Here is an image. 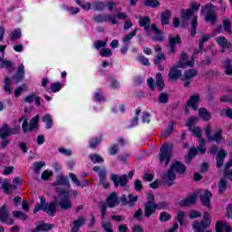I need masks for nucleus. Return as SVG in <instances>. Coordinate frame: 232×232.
Masks as SVG:
<instances>
[{
	"label": "nucleus",
	"mask_w": 232,
	"mask_h": 232,
	"mask_svg": "<svg viewBox=\"0 0 232 232\" xmlns=\"http://www.w3.org/2000/svg\"><path fill=\"white\" fill-rule=\"evenodd\" d=\"M70 192L68 194L58 193V197L54 198V203H46L44 198L40 197V203H38L34 209V213L38 211H44L48 215L53 216L57 208L55 206H59L61 209L68 210L72 209V199H70Z\"/></svg>",
	"instance_id": "nucleus-1"
},
{
	"label": "nucleus",
	"mask_w": 232,
	"mask_h": 232,
	"mask_svg": "<svg viewBox=\"0 0 232 232\" xmlns=\"http://www.w3.org/2000/svg\"><path fill=\"white\" fill-rule=\"evenodd\" d=\"M195 64V60L191 58L188 61V54L186 53H182L180 55V59L177 63V66H174L170 69L169 72V81H177L182 75V71L178 68H186V66H193Z\"/></svg>",
	"instance_id": "nucleus-2"
},
{
	"label": "nucleus",
	"mask_w": 232,
	"mask_h": 232,
	"mask_svg": "<svg viewBox=\"0 0 232 232\" xmlns=\"http://www.w3.org/2000/svg\"><path fill=\"white\" fill-rule=\"evenodd\" d=\"M188 130L192 132V135H194V137H198L199 146L198 149H191L189 150L188 157L186 158L187 162H189L188 159H193L196 153H206L208 150L206 148V140L202 138V130L200 129V127H188Z\"/></svg>",
	"instance_id": "nucleus-3"
},
{
	"label": "nucleus",
	"mask_w": 232,
	"mask_h": 232,
	"mask_svg": "<svg viewBox=\"0 0 232 232\" xmlns=\"http://www.w3.org/2000/svg\"><path fill=\"white\" fill-rule=\"evenodd\" d=\"M150 24L151 21L149 17L140 18V26L146 30L148 35H152L154 41H164V36L162 35V33L159 30V28H157V25L152 24L151 27H150Z\"/></svg>",
	"instance_id": "nucleus-4"
},
{
	"label": "nucleus",
	"mask_w": 232,
	"mask_h": 232,
	"mask_svg": "<svg viewBox=\"0 0 232 232\" xmlns=\"http://www.w3.org/2000/svg\"><path fill=\"white\" fill-rule=\"evenodd\" d=\"M24 77V65L21 63L17 68L16 76L13 77L12 79L6 77L4 80V90L5 93L11 95L12 92H14V88H12V84H19L23 78Z\"/></svg>",
	"instance_id": "nucleus-5"
},
{
	"label": "nucleus",
	"mask_w": 232,
	"mask_h": 232,
	"mask_svg": "<svg viewBox=\"0 0 232 232\" xmlns=\"http://www.w3.org/2000/svg\"><path fill=\"white\" fill-rule=\"evenodd\" d=\"M175 171H177V173H184V171H186V167L179 161L173 163L170 166V169L163 176L165 182H171L176 179Z\"/></svg>",
	"instance_id": "nucleus-6"
},
{
	"label": "nucleus",
	"mask_w": 232,
	"mask_h": 232,
	"mask_svg": "<svg viewBox=\"0 0 232 232\" xmlns=\"http://www.w3.org/2000/svg\"><path fill=\"white\" fill-rule=\"evenodd\" d=\"M202 12H205V21L207 23H210V24H217L218 17H217V6L212 4H208L207 5L202 7Z\"/></svg>",
	"instance_id": "nucleus-7"
},
{
	"label": "nucleus",
	"mask_w": 232,
	"mask_h": 232,
	"mask_svg": "<svg viewBox=\"0 0 232 232\" xmlns=\"http://www.w3.org/2000/svg\"><path fill=\"white\" fill-rule=\"evenodd\" d=\"M209 218H211V215H209L208 212H205L201 222H198V220L194 221L192 227L195 232H204L206 228L209 227V226H211V220Z\"/></svg>",
	"instance_id": "nucleus-8"
},
{
	"label": "nucleus",
	"mask_w": 232,
	"mask_h": 232,
	"mask_svg": "<svg viewBox=\"0 0 232 232\" xmlns=\"http://www.w3.org/2000/svg\"><path fill=\"white\" fill-rule=\"evenodd\" d=\"M168 208V203L166 202H160L158 204H155V202H147L145 205V217H147V218H150V217H151L153 215V213H155V211H157V209H166Z\"/></svg>",
	"instance_id": "nucleus-9"
},
{
	"label": "nucleus",
	"mask_w": 232,
	"mask_h": 232,
	"mask_svg": "<svg viewBox=\"0 0 232 232\" xmlns=\"http://www.w3.org/2000/svg\"><path fill=\"white\" fill-rule=\"evenodd\" d=\"M198 8H200V4L197 2H193L191 7L188 10L181 9L179 14L182 21L188 22L198 12Z\"/></svg>",
	"instance_id": "nucleus-10"
},
{
	"label": "nucleus",
	"mask_w": 232,
	"mask_h": 232,
	"mask_svg": "<svg viewBox=\"0 0 232 232\" xmlns=\"http://www.w3.org/2000/svg\"><path fill=\"white\" fill-rule=\"evenodd\" d=\"M159 159L161 166H168L171 159V147L163 145L160 150Z\"/></svg>",
	"instance_id": "nucleus-11"
},
{
	"label": "nucleus",
	"mask_w": 232,
	"mask_h": 232,
	"mask_svg": "<svg viewBox=\"0 0 232 232\" xmlns=\"http://www.w3.org/2000/svg\"><path fill=\"white\" fill-rule=\"evenodd\" d=\"M57 193H62V195H68V189L64 187L70 188V181L64 176H59L57 178L56 183L54 184Z\"/></svg>",
	"instance_id": "nucleus-12"
},
{
	"label": "nucleus",
	"mask_w": 232,
	"mask_h": 232,
	"mask_svg": "<svg viewBox=\"0 0 232 232\" xmlns=\"http://www.w3.org/2000/svg\"><path fill=\"white\" fill-rule=\"evenodd\" d=\"M20 130L21 127L10 129V127H8V124L5 123L0 128V139H6V137H10V135H17Z\"/></svg>",
	"instance_id": "nucleus-13"
},
{
	"label": "nucleus",
	"mask_w": 232,
	"mask_h": 232,
	"mask_svg": "<svg viewBox=\"0 0 232 232\" xmlns=\"http://www.w3.org/2000/svg\"><path fill=\"white\" fill-rule=\"evenodd\" d=\"M0 221L8 226L14 224V219L10 218V213H8V208L6 205H4L0 208Z\"/></svg>",
	"instance_id": "nucleus-14"
},
{
	"label": "nucleus",
	"mask_w": 232,
	"mask_h": 232,
	"mask_svg": "<svg viewBox=\"0 0 232 232\" xmlns=\"http://www.w3.org/2000/svg\"><path fill=\"white\" fill-rule=\"evenodd\" d=\"M200 101V96L193 95L188 102V104L185 108V112L189 113V108H192L195 111L198 110V102Z\"/></svg>",
	"instance_id": "nucleus-15"
},
{
	"label": "nucleus",
	"mask_w": 232,
	"mask_h": 232,
	"mask_svg": "<svg viewBox=\"0 0 232 232\" xmlns=\"http://www.w3.org/2000/svg\"><path fill=\"white\" fill-rule=\"evenodd\" d=\"M111 179L112 182H114V186L117 188V186L124 187L125 184H128V176H119L116 174H112L111 176Z\"/></svg>",
	"instance_id": "nucleus-16"
},
{
	"label": "nucleus",
	"mask_w": 232,
	"mask_h": 232,
	"mask_svg": "<svg viewBox=\"0 0 232 232\" xmlns=\"http://www.w3.org/2000/svg\"><path fill=\"white\" fill-rule=\"evenodd\" d=\"M93 171H96L97 173H99V177H100V182L101 184H102L103 188H105V189H107V188H110V184L106 181H104V177H106V169L105 168H99V167H94Z\"/></svg>",
	"instance_id": "nucleus-17"
},
{
	"label": "nucleus",
	"mask_w": 232,
	"mask_h": 232,
	"mask_svg": "<svg viewBox=\"0 0 232 232\" xmlns=\"http://www.w3.org/2000/svg\"><path fill=\"white\" fill-rule=\"evenodd\" d=\"M121 204L124 206L127 204V206H130V208L135 206V202H137V200H139V196H133L131 194H130L128 196V200H126V196H122L121 198Z\"/></svg>",
	"instance_id": "nucleus-18"
},
{
	"label": "nucleus",
	"mask_w": 232,
	"mask_h": 232,
	"mask_svg": "<svg viewBox=\"0 0 232 232\" xmlns=\"http://www.w3.org/2000/svg\"><path fill=\"white\" fill-rule=\"evenodd\" d=\"M227 157V152L224 150H219L216 157V163L218 168H222L224 166V160Z\"/></svg>",
	"instance_id": "nucleus-19"
},
{
	"label": "nucleus",
	"mask_w": 232,
	"mask_h": 232,
	"mask_svg": "<svg viewBox=\"0 0 232 232\" xmlns=\"http://www.w3.org/2000/svg\"><path fill=\"white\" fill-rule=\"evenodd\" d=\"M197 202V193H194L179 201V206H193Z\"/></svg>",
	"instance_id": "nucleus-20"
},
{
	"label": "nucleus",
	"mask_w": 232,
	"mask_h": 232,
	"mask_svg": "<svg viewBox=\"0 0 232 232\" xmlns=\"http://www.w3.org/2000/svg\"><path fill=\"white\" fill-rule=\"evenodd\" d=\"M217 232H232L231 227L226 223V221H218L216 223Z\"/></svg>",
	"instance_id": "nucleus-21"
},
{
	"label": "nucleus",
	"mask_w": 232,
	"mask_h": 232,
	"mask_svg": "<svg viewBox=\"0 0 232 232\" xmlns=\"http://www.w3.org/2000/svg\"><path fill=\"white\" fill-rule=\"evenodd\" d=\"M216 43L220 46L221 52H224L227 48H229L231 46V44L227 42V39H226V37L224 36L217 37Z\"/></svg>",
	"instance_id": "nucleus-22"
},
{
	"label": "nucleus",
	"mask_w": 232,
	"mask_h": 232,
	"mask_svg": "<svg viewBox=\"0 0 232 232\" xmlns=\"http://www.w3.org/2000/svg\"><path fill=\"white\" fill-rule=\"evenodd\" d=\"M211 197H213V194H211V192H209V190H205L201 193L200 198H201V202H202L203 206L209 208Z\"/></svg>",
	"instance_id": "nucleus-23"
},
{
	"label": "nucleus",
	"mask_w": 232,
	"mask_h": 232,
	"mask_svg": "<svg viewBox=\"0 0 232 232\" xmlns=\"http://www.w3.org/2000/svg\"><path fill=\"white\" fill-rule=\"evenodd\" d=\"M180 44V36L179 35H170L169 36V48H170V52L173 53H175V46H177V44Z\"/></svg>",
	"instance_id": "nucleus-24"
},
{
	"label": "nucleus",
	"mask_w": 232,
	"mask_h": 232,
	"mask_svg": "<svg viewBox=\"0 0 232 232\" xmlns=\"http://www.w3.org/2000/svg\"><path fill=\"white\" fill-rule=\"evenodd\" d=\"M223 133L224 131L221 129H218L208 140H214L217 144H220V142L224 140V137L222 136Z\"/></svg>",
	"instance_id": "nucleus-25"
},
{
	"label": "nucleus",
	"mask_w": 232,
	"mask_h": 232,
	"mask_svg": "<svg viewBox=\"0 0 232 232\" xmlns=\"http://www.w3.org/2000/svg\"><path fill=\"white\" fill-rule=\"evenodd\" d=\"M117 204H119V198H117V194L116 193L111 194L107 198V206L109 208H115Z\"/></svg>",
	"instance_id": "nucleus-26"
},
{
	"label": "nucleus",
	"mask_w": 232,
	"mask_h": 232,
	"mask_svg": "<svg viewBox=\"0 0 232 232\" xmlns=\"http://www.w3.org/2000/svg\"><path fill=\"white\" fill-rule=\"evenodd\" d=\"M176 220L179 222V226H186L188 224V221L186 220V212L179 211L176 216Z\"/></svg>",
	"instance_id": "nucleus-27"
},
{
	"label": "nucleus",
	"mask_w": 232,
	"mask_h": 232,
	"mask_svg": "<svg viewBox=\"0 0 232 232\" xmlns=\"http://www.w3.org/2000/svg\"><path fill=\"white\" fill-rule=\"evenodd\" d=\"M14 66V63L9 60H5L3 57L0 56V67L5 68L9 72H12V67Z\"/></svg>",
	"instance_id": "nucleus-28"
},
{
	"label": "nucleus",
	"mask_w": 232,
	"mask_h": 232,
	"mask_svg": "<svg viewBox=\"0 0 232 232\" xmlns=\"http://www.w3.org/2000/svg\"><path fill=\"white\" fill-rule=\"evenodd\" d=\"M198 116L200 119H202V121H209V119H211V113H209V111H208V110L205 108L199 109Z\"/></svg>",
	"instance_id": "nucleus-29"
},
{
	"label": "nucleus",
	"mask_w": 232,
	"mask_h": 232,
	"mask_svg": "<svg viewBox=\"0 0 232 232\" xmlns=\"http://www.w3.org/2000/svg\"><path fill=\"white\" fill-rule=\"evenodd\" d=\"M2 188L5 193H12V191L15 189V186L10 185V181L8 179H5L2 185Z\"/></svg>",
	"instance_id": "nucleus-30"
},
{
	"label": "nucleus",
	"mask_w": 232,
	"mask_h": 232,
	"mask_svg": "<svg viewBox=\"0 0 232 232\" xmlns=\"http://www.w3.org/2000/svg\"><path fill=\"white\" fill-rule=\"evenodd\" d=\"M137 32H139V28H135L132 33L126 34L122 38V43H124V44H130V41H131L133 39V37H135L137 35Z\"/></svg>",
	"instance_id": "nucleus-31"
},
{
	"label": "nucleus",
	"mask_w": 232,
	"mask_h": 232,
	"mask_svg": "<svg viewBox=\"0 0 232 232\" xmlns=\"http://www.w3.org/2000/svg\"><path fill=\"white\" fill-rule=\"evenodd\" d=\"M156 85L159 92H162L164 88V80H162V74L160 72L156 74Z\"/></svg>",
	"instance_id": "nucleus-32"
},
{
	"label": "nucleus",
	"mask_w": 232,
	"mask_h": 232,
	"mask_svg": "<svg viewBox=\"0 0 232 232\" xmlns=\"http://www.w3.org/2000/svg\"><path fill=\"white\" fill-rule=\"evenodd\" d=\"M198 73V72H197V70L190 69L184 73L183 81H188V79H193V77H197Z\"/></svg>",
	"instance_id": "nucleus-33"
},
{
	"label": "nucleus",
	"mask_w": 232,
	"mask_h": 232,
	"mask_svg": "<svg viewBox=\"0 0 232 232\" xmlns=\"http://www.w3.org/2000/svg\"><path fill=\"white\" fill-rule=\"evenodd\" d=\"M44 122H45V128L46 130L52 129V126H53V120L52 119V116L50 114H45L43 117Z\"/></svg>",
	"instance_id": "nucleus-34"
},
{
	"label": "nucleus",
	"mask_w": 232,
	"mask_h": 232,
	"mask_svg": "<svg viewBox=\"0 0 232 232\" xmlns=\"http://www.w3.org/2000/svg\"><path fill=\"white\" fill-rule=\"evenodd\" d=\"M53 227L52 224L42 223L36 227V231L48 232Z\"/></svg>",
	"instance_id": "nucleus-35"
},
{
	"label": "nucleus",
	"mask_w": 232,
	"mask_h": 232,
	"mask_svg": "<svg viewBox=\"0 0 232 232\" xmlns=\"http://www.w3.org/2000/svg\"><path fill=\"white\" fill-rule=\"evenodd\" d=\"M35 102L36 106H41V100H39V97H37L35 94H30L25 98V102Z\"/></svg>",
	"instance_id": "nucleus-36"
},
{
	"label": "nucleus",
	"mask_w": 232,
	"mask_h": 232,
	"mask_svg": "<svg viewBox=\"0 0 232 232\" xmlns=\"http://www.w3.org/2000/svg\"><path fill=\"white\" fill-rule=\"evenodd\" d=\"M171 17V13L167 10L161 14V24H169V19Z\"/></svg>",
	"instance_id": "nucleus-37"
},
{
	"label": "nucleus",
	"mask_w": 232,
	"mask_h": 232,
	"mask_svg": "<svg viewBox=\"0 0 232 232\" xmlns=\"http://www.w3.org/2000/svg\"><path fill=\"white\" fill-rule=\"evenodd\" d=\"M13 217L14 218H19V220H28V215L23 213L20 210L13 211Z\"/></svg>",
	"instance_id": "nucleus-38"
},
{
	"label": "nucleus",
	"mask_w": 232,
	"mask_h": 232,
	"mask_svg": "<svg viewBox=\"0 0 232 232\" xmlns=\"http://www.w3.org/2000/svg\"><path fill=\"white\" fill-rule=\"evenodd\" d=\"M75 2L77 5H79V6L82 8V10L88 11L92 9V4L90 2H84L81 0H75Z\"/></svg>",
	"instance_id": "nucleus-39"
},
{
	"label": "nucleus",
	"mask_w": 232,
	"mask_h": 232,
	"mask_svg": "<svg viewBox=\"0 0 232 232\" xmlns=\"http://www.w3.org/2000/svg\"><path fill=\"white\" fill-rule=\"evenodd\" d=\"M102 227L105 232H113V225L110 221H102Z\"/></svg>",
	"instance_id": "nucleus-40"
},
{
	"label": "nucleus",
	"mask_w": 232,
	"mask_h": 232,
	"mask_svg": "<svg viewBox=\"0 0 232 232\" xmlns=\"http://www.w3.org/2000/svg\"><path fill=\"white\" fill-rule=\"evenodd\" d=\"M226 188H227V180L226 178H222L218 184V191L220 193H224L226 191Z\"/></svg>",
	"instance_id": "nucleus-41"
},
{
	"label": "nucleus",
	"mask_w": 232,
	"mask_h": 232,
	"mask_svg": "<svg viewBox=\"0 0 232 232\" xmlns=\"http://www.w3.org/2000/svg\"><path fill=\"white\" fill-rule=\"evenodd\" d=\"M105 22L111 23V24H119V22H117V15L115 14H106Z\"/></svg>",
	"instance_id": "nucleus-42"
},
{
	"label": "nucleus",
	"mask_w": 232,
	"mask_h": 232,
	"mask_svg": "<svg viewBox=\"0 0 232 232\" xmlns=\"http://www.w3.org/2000/svg\"><path fill=\"white\" fill-rule=\"evenodd\" d=\"M105 6L106 5L104 4V2L96 1L92 5V10H96V11L104 10Z\"/></svg>",
	"instance_id": "nucleus-43"
},
{
	"label": "nucleus",
	"mask_w": 232,
	"mask_h": 232,
	"mask_svg": "<svg viewBox=\"0 0 232 232\" xmlns=\"http://www.w3.org/2000/svg\"><path fill=\"white\" fill-rule=\"evenodd\" d=\"M90 159L93 164H101V162H104V159L97 154H92Z\"/></svg>",
	"instance_id": "nucleus-44"
},
{
	"label": "nucleus",
	"mask_w": 232,
	"mask_h": 232,
	"mask_svg": "<svg viewBox=\"0 0 232 232\" xmlns=\"http://www.w3.org/2000/svg\"><path fill=\"white\" fill-rule=\"evenodd\" d=\"M11 41H17V39H21V29H15L10 34Z\"/></svg>",
	"instance_id": "nucleus-45"
},
{
	"label": "nucleus",
	"mask_w": 232,
	"mask_h": 232,
	"mask_svg": "<svg viewBox=\"0 0 232 232\" xmlns=\"http://www.w3.org/2000/svg\"><path fill=\"white\" fill-rule=\"evenodd\" d=\"M38 122H39V116L37 115L35 117H34L30 121V126H29L30 131H34V130H35V128H37Z\"/></svg>",
	"instance_id": "nucleus-46"
},
{
	"label": "nucleus",
	"mask_w": 232,
	"mask_h": 232,
	"mask_svg": "<svg viewBox=\"0 0 232 232\" xmlns=\"http://www.w3.org/2000/svg\"><path fill=\"white\" fill-rule=\"evenodd\" d=\"M223 28L225 32H227V34H231V20L229 19L223 20Z\"/></svg>",
	"instance_id": "nucleus-47"
},
{
	"label": "nucleus",
	"mask_w": 232,
	"mask_h": 232,
	"mask_svg": "<svg viewBox=\"0 0 232 232\" xmlns=\"http://www.w3.org/2000/svg\"><path fill=\"white\" fill-rule=\"evenodd\" d=\"M160 3H159V0H145V6L157 8V6H160Z\"/></svg>",
	"instance_id": "nucleus-48"
},
{
	"label": "nucleus",
	"mask_w": 232,
	"mask_h": 232,
	"mask_svg": "<svg viewBox=\"0 0 232 232\" xmlns=\"http://www.w3.org/2000/svg\"><path fill=\"white\" fill-rule=\"evenodd\" d=\"M25 90H28V85L23 84L22 86L18 87L14 90V97H19L23 92H25Z\"/></svg>",
	"instance_id": "nucleus-49"
},
{
	"label": "nucleus",
	"mask_w": 232,
	"mask_h": 232,
	"mask_svg": "<svg viewBox=\"0 0 232 232\" xmlns=\"http://www.w3.org/2000/svg\"><path fill=\"white\" fill-rule=\"evenodd\" d=\"M223 66H224V69H225V73H227V75H231V73H232L231 62L226 61L223 63Z\"/></svg>",
	"instance_id": "nucleus-50"
},
{
	"label": "nucleus",
	"mask_w": 232,
	"mask_h": 232,
	"mask_svg": "<svg viewBox=\"0 0 232 232\" xmlns=\"http://www.w3.org/2000/svg\"><path fill=\"white\" fill-rule=\"evenodd\" d=\"M171 220V215H169L168 212H161L160 215V222H168Z\"/></svg>",
	"instance_id": "nucleus-51"
},
{
	"label": "nucleus",
	"mask_w": 232,
	"mask_h": 232,
	"mask_svg": "<svg viewBox=\"0 0 232 232\" xmlns=\"http://www.w3.org/2000/svg\"><path fill=\"white\" fill-rule=\"evenodd\" d=\"M220 115L222 117H227L228 119H232V110L229 108L222 109L220 111Z\"/></svg>",
	"instance_id": "nucleus-52"
},
{
	"label": "nucleus",
	"mask_w": 232,
	"mask_h": 232,
	"mask_svg": "<svg viewBox=\"0 0 232 232\" xmlns=\"http://www.w3.org/2000/svg\"><path fill=\"white\" fill-rule=\"evenodd\" d=\"M23 121H24V122H23ZM21 122H23L22 130H23L24 133L28 132V130H30V128L28 127V121H26V119L25 118L19 119V124H21Z\"/></svg>",
	"instance_id": "nucleus-53"
},
{
	"label": "nucleus",
	"mask_w": 232,
	"mask_h": 232,
	"mask_svg": "<svg viewBox=\"0 0 232 232\" xmlns=\"http://www.w3.org/2000/svg\"><path fill=\"white\" fill-rule=\"evenodd\" d=\"M197 122H198V117L191 116L188 119L187 126L192 128L193 124H197Z\"/></svg>",
	"instance_id": "nucleus-54"
},
{
	"label": "nucleus",
	"mask_w": 232,
	"mask_h": 232,
	"mask_svg": "<svg viewBox=\"0 0 232 232\" xmlns=\"http://www.w3.org/2000/svg\"><path fill=\"white\" fill-rule=\"evenodd\" d=\"M69 177H70L72 182H73V184H75V186H77L78 188L82 186V184H81V181H79V178H77V176L75 174L70 173Z\"/></svg>",
	"instance_id": "nucleus-55"
},
{
	"label": "nucleus",
	"mask_w": 232,
	"mask_h": 232,
	"mask_svg": "<svg viewBox=\"0 0 232 232\" xmlns=\"http://www.w3.org/2000/svg\"><path fill=\"white\" fill-rule=\"evenodd\" d=\"M198 24V20L197 19V17H194L192 19V23H191V34L195 35L197 34V26Z\"/></svg>",
	"instance_id": "nucleus-56"
},
{
	"label": "nucleus",
	"mask_w": 232,
	"mask_h": 232,
	"mask_svg": "<svg viewBox=\"0 0 232 232\" xmlns=\"http://www.w3.org/2000/svg\"><path fill=\"white\" fill-rule=\"evenodd\" d=\"M108 44V40L105 41H97L95 43L94 48H96V50H101V48H106Z\"/></svg>",
	"instance_id": "nucleus-57"
},
{
	"label": "nucleus",
	"mask_w": 232,
	"mask_h": 232,
	"mask_svg": "<svg viewBox=\"0 0 232 232\" xmlns=\"http://www.w3.org/2000/svg\"><path fill=\"white\" fill-rule=\"evenodd\" d=\"M63 8H64V10L69 12V14H71V15H75V14H79V12H81V9H79V7L64 6Z\"/></svg>",
	"instance_id": "nucleus-58"
},
{
	"label": "nucleus",
	"mask_w": 232,
	"mask_h": 232,
	"mask_svg": "<svg viewBox=\"0 0 232 232\" xmlns=\"http://www.w3.org/2000/svg\"><path fill=\"white\" fill-rule=\"evenodd\" d=\"M43 166H44V161H36L34 163V173H39V171H41V168H43Z\"/></svg>",
	"instance_id": "nucleus-59"
},
{
	"label": "nucleus",
	"mask_w": 232,
	"mask_h": 232,
	"mask_svg": "<svg viewBox=\"0 0 232 232\" xmlns=\"http://www.w3.org/2000/svg\"><path fill=\"white\" fill-rule=\"evenodd\" d=\"M112 53L111 49H102L100 51V55L102 57H111Z\"/></svg>",
	"instance_id": "nucleus-60"
},
{
	"label": "nucleus",
	"mask_w": 232,
	"mask_h": 232,
	"mask_svg": "<svg viewBox=\"0 0 232 232\" xmlns=\"http://www.w3.org/2000/svg\"><path fill=\"white\" fill-rule=\"evenodd\" d=\"M166 60V56L162 53H158V55L154 59V64H160L162 61Z\"/></svg>",
	"instance_id": "nucleus-61"
},
{
	"label": "nucleus",
	"mask_w": 232,
	"mask_h": 232,
	"mask_svg": "<svg viewBox=\"0 0 232 232\" xmlns=\"http://www.w3.org/2000/svg\"><path fill=\"white\" fill-rule=\"evenodd\" d=\"M175 122H171L170 124H169V126L167 127L166 130L163 132V135H169V133L173 132V130H175Z\"/></svg>",
	"instance_id": "nucleus-62"
},
{
	"label": "nucleus",
	"mask_w": 232,
	"mask_h": 232,
	"mask_svg": "<svg viewBox=\"0 0 232 232\" xmlns=\"http://www.w3.org/2000/svg\"><path fill=\"white\" fill-rule=\"evenodd\" d=\"M61 88H63V84L61 82L53 83L51 85V90L53 92V93H57V92H60Z\"/></svg>",
	"instance_id": "nucleus-63"
},
{
	"label": "nucleus",
	"mask_w": 232,
	"mask_h": 232,
	"mask_svg": "<svg viewBox=\"0 0 232 232\" xmlns=\"http://www.w3.org/2000/svg\"><path fill=\"white\" fill-rule=\"evenodd\" d=\"M52 175H53V172L52 170H44L42 173V180H48V179H50Z\"/></svg>",
	"instance_id": "nucleus-64"
}]
</instances>
